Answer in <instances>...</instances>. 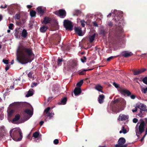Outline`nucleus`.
<instances>
[{"label":"nucleus","instance_id":"1","mask_svg":"<svg viewBox=\"0 0 147 147\" xmlns=\"http://www.w3.org/2000/svg\"><path fill=\"white\" fill-rule=\"evenodd\" d=\"M18 61L22 64L27 63L31 61V58L34 54L32 49L30 47H27L23 45L19 46L17 50Z\"/></svg>","mask_w":147,"mask_h":147},{"label":"nucleus","instance_id":"2","mask_svg":"<svg viewBox=\"0 0 147 147\" xmlns=\"http://www.w3.org/2000/svg\"><path fill=\"white\" fill-rule=\"evenodd\" d=\"M113 19L117 24H115V31L118 33L122 32L123 31V29L122 27L120 24L122 21V16L121 14L118 15L117 16H116L114 17Z\"/></svg>","mask_w":147,"mask_h":147},{"label":"nucleus","instance_id":"3","mask_svg":"<svg viewBox=\"0 0 147 147\" xmlns=\"http://www.w3.org/2000/svg\"><path fill=\"white\" fill-rule=\"evenodd\" d=\"M10 136L14 140L20 141L22 138V132L20 129L11 130L9 132Z\"/></svg>","mask_w":147,"mask_h":147},{"label":"nucleus","instance_id":"4","mask_svg":"<svg viewBox=\"0 0 147 147\" xmlns=\"http://www.w3.org/2000/svg\"><path fill=\"white\" fill-rule=\"evenodd\" d=\"M140 121L141 122L138 127V125L139 124V123H138L135 128L136 135L138 137L139 136L140 134H141L144 131L145 125L144 121L142 119H141Z\"/></svg>","mask_w":147,"mask_h":147},{"label":"nucleus","instance_id":"5","mask_svg":"<svg viewBox=\"0 0 147 147\" xmlns=\"http://www.w3.org/2000/svg\"><path fill=\"white\" fill-rule=\"evenodd\" d=\"M123 107L119 105V103L115 104L113 105L111 109L113 112L117 113L123 110V109L122 108Z\"/></svg>","mask_w":147,"mask_h":147},{"label":"nucleus","instance_id":"6","mask_svg":"<svg viewBox=\"0 0 147 147\" xmlns=\"http://www.w3.org/2000/svg\"><path fill=\"white\" fill-rule=\"evenodd\" d=\"M63 25L66 30L71 31L73 30V26L70 21L67 20H64Z\"/></svg>","mask_w":147,"mask_h":147},{"label":"nucleus","instance_id":"7","mask_svg":"<svg viewBox=\"0 0 147 147\" xmlns=\"http://www.w3.org/2000/svg\"><path fill=\"white\" fill-rule=\"evenodd\" d=\"M54 13L58 16H60L61 18H64L66 16V12L63 9H60L58 11H55Z\"/></svg>","mask_w":147,"mask_h":147},{"label":"nucleus","instance_id":"8","mask_svg":"<svg viewBox=\"0 0 147 147\" xmlns=\"http://www.w3.org/2000/svg\"><path fill=\"white\" fill-rule=\"evenodd\" d=\"M114 104L119 103L122 106H125L126 105V102L123 98H118L115 99L114 101Z\"/></svg>","mask_w":147,"mask_h":147},{"label":"nucleus","instance_id":"9","mask_svg":"<svg viewBox=\"0 0 147 147\" xmlns=\"http://www.w3.org/2000/svg\"><path fill=\"white\" fill-rule=\"evenodd\" d=\"M118 91L121 94L124 95L125 94H127L128 96L131 94V93L128 90L125 89H123L120 88L118 89Z\"/></svg>","mask_w":147,"mask_h":147},{"label":"nucleus","instance_id":"10","mask_svg":"<svg viewBox=\"0 0 147 147\" xmlns=\"http://www.w3.org/2000/svg\"><path fill=\"white\" fill-rule=\"evenodd\" d=\"M74 30L75 33L78 34L79 36H82L83 35V33L82 28L79 27H75L74 28Z\"/></svg>","mask_w":147,"mask_h":147},{"label":"nucleus","instance_id":"11","mask_svg":"<svg viewBox=\"0 0 147 147\" xmlns=\"http://www.w3.org/2000/svg\"><path fill=\"white\" fill-rule=\"evenodd\" d=\"M129 116L128 115L121 114L119 115L118 118V120L119 121H123L128 119Z\"/></svg>","mask_w":147,"mask_h":147},{"label":"nucleus","instance_id":"12","mask_svg":"<svg viewBox=\"0 0 147 147\" xmlns=\"http://www.w3.org/2000/svg\"><path fill=\"white\" fill-rule=\"evenodd\" d=\"M146 71L145 68H142L140 69L134 70H133V74L134 75H137L142 73Z\"/></svg>","mask_w":147,"mask_h":147},{"label":"nucleus","instance_id":"13","mask_svg":"<svg viewBox=\"0 0 147 147\" xmlns=\"http://www.w3.org/2000/svg\"><path fill=\"white\" fill-rule=\"evenodd\" d=\"M37 10L38 13L42 15H43L46 12V9L45 8L43 9L41 6L38 7L37 8Z\"/></svg>","mask_w":147,"mask_h":147},{"label":"nucleus","instance_id":"14","mask_svg":"<svg viewBox=\"0 0 147 147\" xmlns=\"http://www.w3.org/2000/svg\"><path fill=\"white\" fill-rule=\"evenodd\" d=\"M20 28L16 29L15 30V32L14 34V35L15 37L17 38H20V35L21 34V31L19 30Z\"/></svg>","mask_w":147,"mask_h":147},{"label":"nucleus","instance_id":"15","mask_svg":"<svg viewBox=\"0 0 147 147\" xmlns=\"http://www.w3.org/2000/svg\"><path fill=\"white\" fill-rule=\"evenodd\" d=\"M105 96L103 94L100 95L98 97V101L100 104H102L103 102V100L105 99Z\"/></svg>","mask_w":147,"mask_h":147},{"label":"nucleus","instance_id":"16","mask_svg":"<svg viewBox=\"0 0 147 147\" xmlns=\"http://www.w3.org/2000/svg\"><path fill=\"white\" fill-rule=\"evenodd\" d=\"M74 93L76 96L80 94L81 92V90L80 88H76L74 91Z\"/></svg>","mask_w":147,"mask_h":147},{"label":"nucleus","instance_id":"17","mask_svg":"<svg viewBox=\"0 0 147 147\" xmlns=\"http://www.w3.org/2000/svg\"><path fill=\"white\" fill-rule=\"evenodd\" d=\"M54 36V38H55V40L56 41H58V42H55V44L56 45L58 44L60 42V41L61 40V37L58 34H55Z\"/></svg>","mask_w":147,"mask_h":147},{"label":"nucleus","instance_id":"18","mask_svg":"<svg viewBox=\"0 0 147 147\" xmlns=\"http://www.w3.org/2000/svg\"><path fill=\"white\" fill-rule=\"evenodd\" d=\"M21 36L24 38H25L27 37L28 36V33L26 30L24 29L22 31V32L21 33Z\"/></svg>","mask_w":147,"mask_h":147},{"label":"nucleus","instance_id":"19","mask_svg":"<svg viewBox=\"0 0 147 147\" xmlns=\"http://www.w3.org/2000/svg\"><path fill=\"white\" fill-rule=\"evenodd\" d=\"M94 88L96 90H98V91L102 93H103V92L102 90L103 87L100 85L98 84L96 85Z\"/></svg>","mask_w":147,"mask_h":147},{"label":"nucleus","instance_id":"20","mask_svg":"<svg viewBox=\"0 0 147 147\" xmlns=\"http://www.w3.org/2000/svg\"><path fill=\"white\" fill-rule=\"evenodd\" d=\"M51 20V18L47 17H45L43 20V23L45 24H47L48 23H49L50 22Z\"/></svg>","mask_w":147,"mask_h":147},{"label":"nucleus","instance_id":"21","mask_svg":"<svg viewBox=\"0 0 147 147\" xmlns=\"http://www.w3.org/2000/svg\"><path fill=\"white\" fill-rule=\"evenodd\" d=\"M125 140L123 138H120L118 141V143L119 145H122L125 142Z\"/></svg>","mask_w":147,"mask_h":147},{"label":"nucleus","instance_id":"22","mask_svg":"<svg viewBox=\"0 0 147 147\" xmlns=\"http://www.w3.org/2000/svg\"><path fill=\"white\" fill-rule=\"evenodd\" d=\"M133 54L131 52H127V51H125L123 54L122 56L125 57H127L132 55Z\"/></svg>","mask_w":147,"mask_h":147},{"label":"nucleus","instance_id":"23","mask_svg":"<svg viewBox=\"0 0 147 147\" xmlns=\"http://www.w3.org/2000/svg\"><path fill=\"white\" fill-rule=\"evenodd\" d=\"M33 89H30L28 91L27 94L26 95V97H28L29 96H32L33 94Z\"/></svg>","mask_w":147,"mask_h":147},{"label":"nucleus","instance_id":"24","mask_svg":"<svg viewBox=\"0 0 147 147\" xmlns=\"http://www.w3.org/2000/svg\"><path fill=\"white\" fill-rule=\"evenodd\" d=\"M24 112L25 113L31 116H32L33 114V111H31L30 110L28 109H26L24 111Z\"/></svg>","mask_w":147,"mask_h":147},{"label":"nucleus","instance_id":"25","mask_svg":"<svg viewBox=\"0 0 147 147\" xmlns=\"http://www.w3.org/2000/svg\"><path fill=\"white\" fill-rule=\"evenodd\" d=\"M20 116L19 114H17L15 116V117L12 119V122L18 121L20 118Z\"/></svg>","mask_w":147,"mask_h":147},{"label":"nucleus","instance_id":"26","mask_svg":"<svg viewBox=\"0 0 147 147\" xmlns=\"http://www.w3.org/2000/svg\"><path fill=\"white\" fill-rule=\"evenodd\" d=\"M33 74V72L32 71H31L29 72L27 75L28 77L30 79H32V80H33L34 79V76L32 75Z\"/></svg>","mask_w":147,"mask_h":147},{"label":"nucleus","instance_id":"27","mask_svg":"<svg viewBox=\"0 0 147 147\" xmlns=\"http://www.w3.org/2000/svg\"><path fill=\"white\" fill-rule=\"evenodd\" d=\"M87 70L85 69H82L78 71V74L79 75H84L86 74V71Z\"/></svg>","mask_w":147,"mask_h":147},{"label":"nucleus","instance_id":"28","mask_svg":"<svg viewBox=\"0 0 147 147\" xmlns=\"http://www.w3.org/2000/svg\"><path fill=\"white\" fill-rule=\"evenodd\" d=\"M48 28L47 27L44 26L40 28V31L41 32H45L47 30Z\"/></svg>","mask_w":147,"mask_h":147},{"label":"nucleus","instance_id":"29","mask_svg":"<svg viewBox=\"0 0 147 147\" xmlns=\"http://www.w3.org/2000/svg\"><path fill=\"white\" fill-rule=\"evenodd\" d=\"M54 115V114L53 113H49L45 115V117H49V119H50Z\"/></svg>","mask_w":147,"mask_h":147},{"label":"nucleus","instance_id":"30","mask_svg":"<svg viewBox=\"0 0 147 147\" xmlns=\"http://www.w3.org/2000/svg\"><path fill=\"white\" fill-rule=\"evenodd\" d=\"M141 108L140 109V111H147V108L145 106V105H144L143 104H142L141 106Z\"/></svg>","mask_w":147,"mask_h":147},{"label":"nucleus","instance_id":"31","mask_svg":"<svg viewBox=\"0 0 147 147\" xmlns=\"http://www.w3.org/2000/svg\"><path fill=\"white\" fill-rule=\"evenodd\" d=\"M81 13V11H80L78 9L75 10L74 11L73 15L74 16H77Z\"/></svg>","mask_w":147,"mask_h":147},{"label":"nucleus","instance_id":"32","mask_svg":"<svg viewBox=\"0 0 147 147\" xmlns=\"http://www.w3.org/2000/svg\"><path fill=\"white\" fill-rule=\"evenodd\" d=\"M95 36V34H94L89 37V41L90 42H93L94 40Z\"/></svg>","mask_w":147,"mask_h":147},{"label":"nucleus","instance_id":"33","mask_svg":"<svg viewBox=\"0 0 147 147\" xmlns=\"http://www.w3.org/2000/svg\"><path fill=\"white\" fill-rule=\"evenodd\" d=\"M58 86L56 84H54L53 86L52 89L53 92H55L56 91H57L58 90Z\"/></svg>","mask_w":147,"mask_h":147},{"label":"nucleus","instance_id":"34","mask_svg":"<svg viewBox=\"0 0 147 147\" xmlns=\"http://www.w3.org/2000/svg\"><path fill=\"white\" fill-rule=\"evenodd\" d=\"M36 12L34 10H32L30 11V14L31 17H34L36 16Z\"/></svg>","mask_w":147,"mask_h":147},{"label":"nucleus","instance_id":"35","mask_svg":"<svg viewBox=\"0 0 147 147\" xmlns=\"http://www.w3.org/2000/svg\"><path fill=\"white\" fill-rule=\"evenodd\" d=\"M67 101V98L66 97H65L62 99L61 100V102L63 104L65 105V104H66Z\"/></svg>","mask_w":147,"mask_h":147},{"label":"nucleus","instance_id":"36","mask_svg":"<svg viewBox=\"0 0 147 147\" xmlns=\"http://www.w3.org/2000/svg\"><path fill=\"white\" fill-rule=\"evenodd\" d=\"M63 61V59L58 58L57 61V64L58 65H60L61 64V62Z\"/></svg>","mask_w":147,"mask_h":147},{"label":"nucleus","instance_id":"37","mask_svg":"<svg viewBox=\"0 0 147 147\" xmlns=\"http://www.w3.org/2000/svg\"><path fill=\"white\" fill-rule=\"evenodd\" d=\"M83 83V80H82L77 83L76 84V86L78 87V88L80 87L82 85Z\"/></svg>","mask_w":147,"mask_h":147},{"label":"nucleus","instance_id":"38","mask_svg":"<svg viewBox=\"0 0 147 147\" xmlns=\"http://www.w3.org/2000/svg\"><path fill=\"white\" fill-rule=\"evenodd\" d=\"M39 133L37 131L35 132L33 134V137L35 138H37L39 136Z\"/></svg>","mask_w":147,"mask_h":147},{"label":"nucleus","instance_id":"39","mask_svg":"<svg viewBox=\"0 0 147 147\" xmlns=\"http://www.w3.org/2000/svg\"><path fill=\"white\" fill-rule=\"evenodd\" d=\"M82 27H84L85 25V24L86 23V22H85L84 20H81L80 21Z\"/></svg>","mask_w":147,"mask_h":147},{"label":"nucleus","instance_id":"40","mask_svg":"<svg viewBox=\"0 0 147 147\" xmlns=\"http://www.w3.org/2000/svg\"><path fill=\"white\" fill-rule=\"evenodd\" d=\"M8 12L11 15H13L14 13V10L12 8L9 9Z\"/></svg>","mask_w":147,"mask_h":147},{"label":"nucleus","instance_id":"41","mask_svg":"<svg viewBox=\"0 0 147 147\" xmlns=\"http://www.w3.org/2000/svg\"><path fill=\"white\" fill-rule=\"evenodd\" d=\"M20 17V13L16 14L14 17V18L15 20H19Z\"/></svg>","mask_w":147,"mask_h":147},{"label":"nucleus","instance_id":"42","mask_svg":"<svg viewBox=\"0 0 147 147\" xmlns=\"http://www.w3.org/2000/svg\"><path fill=\"white\" fill-rule=\"evenodd\" d=\"M50 109V108L49 107H47L44 110V113H45V115L48 114L49 112V111Z\"/></svg>","mask_w":147,"mask_h":147},{"label":"nucleus","instance_id":"43","mask_svg":"<svg viewBox=\"0 0 147 147\" xmlns=\"http://www.w3.org/2000/svg\"><path fill=\"white\" fill-rule=\"evenodd\" d=\"M81 61L83 63H84L86 61V58L85 56H83L81 58Z\"/></svg>","mask_w":147,"mask_h":147},{"label":"nucleus","instance_id":"44","mask_svg":"<svg viewBox=\"0 0 147 147\" xmlns=\"http://www.w3.org/2000/svg\"><path fill=\"white\" fill-rule=\"evenodd\" d=\"M142 81L144 84L147 85V77L144 78L142 79Z\"/></svg>","mask_w":147,"mask_h":147},{"label":"nucleus","instance_id":"45","mask_svg":"<svg viewBox=\"0 0 147 147\" xmlns=\"http://www.w3.org/2000/svg\"><path fill=\"white\" fill-rule=\"evenodd\" d=\"M78 65L77 62L76 61H73L72 63V65L73 67H75Z\"/></svg>","mask_w":147,"mask_h":147},{"label":"nucleus","instance_id":"46","mask_svg":"<svg viewBox=\"0 0 147 147\" xmlns=\"http://www.w3.org/2000/svg\"><path fill=\"white\" fill-rule=\"evenodd\" d=\"M141 91L142 93H143L144 94L146 93L147 92V87L146 88H144L143 89H142Z\"/></svg>","mask_w":147,"mask_h":147},{"label":"nucleus","instance_id":"47","mask_svg":"<svg viewBox=\"0 0 147 147\" xmlns=\"http://www.w3.org/2000/svg\"><path fill=\"white\" fill-rule=\"evenodd\" d=\"M113 85L116 88H119V85L115 82H114L113 84Z\"/></svg>","mask_w":147,"mask_h":147},{"label":"nucleus","instance_id":"48","mask_svg":"<svg viewBox=\"0 0 147 147\" xmlns=\"http://www.w3.org/2000/svg\"><path fill=\"white\" fill-rule=\"evenodd\" d=\"M37 84H38L37 83L33 82L31 86V87L32 88H33L34 86H36Z\"/></svg>","mask_w":147,"mask_h":147},{"label":"nucleus","instance_id":"49","mask_svg":"<svg viewBox=\"0 0 147 147\" xmlns=\"http://www.w3.org/2000/svg\"><path fill=\"white\" fill-rule=\"evenodd\" d=\"M122 130L123 131V133L124 134H125L127 133V130L125 129L124 126L122 127Z\"/></svg>","mask_w":147,"mask_h":147},{"label":"nucleus","instance_id":"50","mask_svg":"<svg viewBox=\"0 0 147 147\" xmlns=\"http://www.w3.org/2000/svg\"><path fill=\"white\" fill-rule=\"evenodd\" d=\"M59 141L57 139H56L55 140L53 141V143L57 145L59 143Z\"/></svg>","mask_w":147,"mask_h":147},{"label":"nucleus","instance_id":"51","mask_svg":"<svg viewBox=\"0 0 147 147\" xmlns=\"http://www.w3.org/2000/svg\"><path fill=\"white\" fill-rule=\"evenodd\" d=\"M13 24L11 23L9 25V28L10 30H13Z\"/></svg>","mask_w":147,"mask_h":147},{"label":"nucleus","instance_id":"52","mask_svg":"<svg viewBox=\"0 0 147 147\" xmlns=\"http://www.w3.org/2000/svg\"><path fill=\"white\" fill-rule=\"evenodd\" d=\"M8 60L3 59V62L5 64H8Z\"/></svg>","mask_w":147,"mask_h":147},{"label":"nucleus","instance_id":"53","mask_svg":"<svg viewBox=\"0 0 147 147\" xmlns=\"http://www.w3.org/2000/svg\"><path fill=\"white\" fill-rule=\"evenodd\" d=\"M93 25L94 26H95V27H98V24H97V22H96L94 21V22H93Z\"/></svg>","mask_w":147,"mask_h":147},{"label":"nucleus","instance_id":"54","mask_svg":"<svg viewBox=\"0 0 147 147\" xmlns=\"http://www.w3.org/2000/svg\"><path fill=\"white\" fill-rule=\"evenodd\" d=\"M10 65H7L5 67V69L6 71H7V70H8L10 67Z\"/></svg>","mask_w":147,"mask_h":147},{"label":"nucleus","instance_id":"55","mask_svg":"<svg viewBox=\"0 0 147 147\" xmlns=\"http://www.w3.org/2000/svg\"><path fill=\"white\" fill-rule=\"evenodd\" d=\"M114 57L113 56H111L109 58H108L107 59V61H110L111 59H113L114 58Z\"/></svg>","mask_w":147,"mask_h":147},{"label":"nucleus","instance_id":"56","mask_svg":"<svg viewBox=\"0 0 147 147\" xmlns=\"http://www.w3.org/2000/svg\"><path fill=\"white\" fill-rule=\"evenodd\" d=\"M133 121L134 123H136L138 121V119L136 118H134L133 120Z\"/></svg>","mask_w":147,"mask_h":147},{"label":"nucleus","instance_id":"57","mask_svg":"<svg viewBox=\"0 0 147 147\" xmlns=\"http://www.w3.org/2000/svg\"><path fill=\"white\" fill-rule=\"evenodd\" d=\"M130 97L132 99H134L136 98V96L134 94L131 95Z\"/></svg>","mask_w":147,"mask_h":147},{"label":"nucleus","instance_id":"58","mask_svg":"<svg viewBox=\"0 0 147 147\" xmlns=\"http://www.w3.org/2000/svg\"><path fill=\"white\" fill-rule=\"evenodd\" d=\"M142 111H140V113H138V116H139L140 117H142Z\"/></svg>","mask_w":147,"mask_h":147},{"label":"nucleus","instance_id":"59","mask_svg":"<svg viewBox=\"0 0 147 147\" xmlns=\"http://www.w3.org/2000/svg\"><path fill=\"white\" fill-rule=\"evenodd\" d=\"M17 25L18 26H20L22 24V23L21 22H16Z\"/></svg>","mask_w":147,"mask_h":147},{"label":"nucleus","instance_id":"60","mask_svg":"<svg viewBox=\"0 0 147 147\" xmlns=\"http://www.w3.org/2000/svg\"><path fill=\"white\" fill-rule=\"evenodd\" d=\"M108 25L110 26H113L112 23L111 21H109L108 22Z\"/></svg>","mask_w":147,"mask_h":147},{"label":"nucleus","instance_id":"61","mask_svg":"<svg viewBox=\"0 0 147 147\" xmlns=\"http://www.w3.org/2000/svg\"><path fill=\"white\" fill-rule=\"evenodd\" d=\"M7 7V5L6 4L4 6H3L2 5H1V6L0 7V8H2V9H5Z\"/></svg>","mask_w":147,"mask_h":147},{"label":"nucleus","instance_id":"62","mask_svg":"<svg viewBox=\"0 0 147 147\" xmlns=\"http://www.w3.org/2000/svg\"><path fill=\"white\" fill-rule=\"evenodd\" d=\"M137 110H138L137 108V107H135L134 108V109H133L132 110V111L134 113V112H136L137 111Z\"/></svg>","mask_w":147,"mask_h":147},{"label":"nucleus","instance_id":"63","mask_svg":"<svg viewBox=\"0 0 147 147\" xmlns=\"http://www.w3.org/2000/svg\"><path fill=\"white\" fill-rule=\"evenodd\" d=\"M44 121H41L40 122V123H39V124L40 125V126H41L42 125L43 123H44Z\"/></svg>","mask_w":147,"mask_h":147},{"label":"nucleus","instance_id":"64","mask_svg":"<svg viewBox=\"0 0 147 147\" xmlns=\"http://www.w3.org/2000/svg\"><path fill=\"white\" fill-rule=\"evenodd\" d=\"M121 145H119V144H116L115 145V147H121Z\"/></svg>","mask_w":147,"mask_h":147}]
</instances>
